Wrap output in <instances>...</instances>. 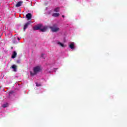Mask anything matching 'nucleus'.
Here are the masks:
<instances>
[{
	"mask_svg": "<svg viewBox=\"0 0 127 127\" xmlns=\"http://www.w3.org/2000/svg\"><path fill=\"white\" fill-rule=\"evenodd\" d=\"M41 71V66H36L33 68V72L30 71V74L31 76H34V75H36L38 73V72H40Z\"/></svg>",
	"mask_w": 127,
	"mask_h": 127,
	"instance_id": "obj_1",
	"label": "nucleus"
},
{
	"mask_svg": "<svg viewBox=\"0 0 127 127\" xmlns=\"http://www.w3.org/2000/svg\"><path fill=\"white\" fill-rule=\"evenodd\" d=\"M50 28L52 32H58L60 30V29L57 27V24H54L53 26H50Z\"/></svg>",
	"mask_w": 127,
	"mask_h": 127,
	"instance_id": "obj_2",
	"label": "nucleus"
},
{
	"mask_svg": "<svg viewBox=\"0 0 127 127\" xmlns=\"http://www.w3.org/2000/svg\"><path fill=\"white\" fill-rule=\"evenodd\" d=\"M41 28H42V24H39L33 27L34 30H40Z\"/></svg>",
	"mask_w": 127,
	"mask_h": 127,
	"instance_id": "obj_3",
	"label": "nucleus"
},
{
	"mask_svg": "<svg viewBox=\"0 0 127 127\" xmlns=\"http://www.w3.org/2000/svg\"><path fill=\"white\" fill-rule=\"evenodd\" d=\"M32 17V15L30 13H28L26 15V18H27V20H30Z\"/></svg>",
	"mask_w": 127,
	"mask_h": 127,
	"instance_id": "obj_4",
	"label": "nucleus"
},
{
	"mask_svg": "<svg viewBox=\"0 0 127 127\" xmlns=\"http://www.w3.org/2000/svg\"><path fill=\"white\" fill-rule=\"evenodd\" d=\"M47 28H48L47 26H45L44 27H42V28H41V30H40L42 32H45V31H46V30H47Z\"/></svg>",
	"mask_w": 127,
	"mask_h": 127,
	"instance_id": "obj_5",
	"label": "nucleus"
},
{
	"mask_svg": "<svg viewBox=\"0 0 127 127\" xmlns=\"http://www.w3.org/2000/svg\"><path fill=\"white\" fill-rule=\"evenodd\" d=\"M22 3H23V1H22L17 2V3L15 5L16 7H19L20 6H21V5H22Z\"/></svg>",
	"mask_w": 127,
	"mask_h": 127,
	"instance_id": "obj_6",
	"label": "nucleus"
},
{
	"mask_svg": "<svg viewBox=\"0 0 127 127\" xmlns=\"http://www.w3.org/2000/svg\"><path fill=\"white\" fill-rule=\"evenodd\" d=\"M30 25V22H28L24 25V26L23 28L24 31H25V29H26L27 27H28V25Z\"/></svg>",
	"mask_w": 127,
	"mask_h": 127,
	"instance_id": "obj_7",
	"label": "nucleus"
},
{
	"mask_svg": "<svg viewBox=\"0 0 127 127\" xmlns=\"http://www.w3.org/2000/svg\"><path fill=\"white\" fill-rule=\"evenodd\" d=\"M16 55H17L16 52L14 51L13 53V54L12 55L11 58H12V59H14V58H15V57H16Z\"/></svg>",
	"mask_w": 127,
	"mask_h": 127,
	"instance_id": "obj_8",
	"label": "nucleus"
},
{
	"mask_svg": "<svg viewBox=\"0 0 127 127\" xmlns=\"http://www.w3.org/2000/svg\"><path fill=\"white\" fill-rule=\"evenodd\" d=\"M69 48L70 49H74L75 48V44L74 43H71L69 45Z\"/></svg>",
	"mask_w": 127,
	"mask_h": 127,
	"instance_id": "obj_9",
	"label": "nucleus"
},
{
	"mask_svg": "<svg viewBox=\"0 0 127 127\" xmlns=\"http://www.w3.org/2000/svg\"><path fill=\"white\" fill-rule=\"evenodd\" d=\"M59 15H60V14H59V13H54L53 14V16H54V17H58Z\"/></svg>",
	"mask_w": 127,
	"mask_h": 127,
	"instance_id": "obj_10",
	"label": "nucleus"
},
{
	"mask_svg": "<svg viewBox=\"0 0 127 127\" xmlns=\"http://www.w3.org/2000/svg\"><path fill=\"white\" fill-rule=\"evenodd\" d=\"M12 69H13L14 72H16V65H12L11 66Z\"/></svg>",
	"mask_w": 127,
	"mask_h": 127,
	"instance_id": "obj_11",
	"label": "nucleus"
},
{
	"mask_svg": "<svg viewBox=\"0 0 127 127\" xmlns=\"http://www.w3.org/2000/svg\"><path fill=\"white\" fill-rule=\"evenodd\" d=\"M54 11H55V12H58V11H59V7L55 8Z\"/></svg>",
	"mask_w": 127,
	"mask_h": 127,
	"instance_id": "obj_12",
	"label": "nucleus"
},
{
	"mask_svg": "<svg viewBox=\"0 0 127 127\" xmlns=\"http://www.w3.org/2000/svg\"><path fill=\"white\" fill-rule=\"evenodd\" d=\"M8 104L7 103H6V104H3L2 107L6 108V107H8Z\"/></svg>",
	"mask_w": 127,
	"mask_h": 127,
	"instance_id": "obj_13",
	"label": "nucleus"
},
{
	"mask_svg": "<svg viewBox=\"0 0 127 127\" xmlns=\"http://www.w3.org/2000/svg\"><path fill=\"white\" fill-rule=\"evenodd\" d=\"M58 43L59 45H60V46H62V47H64V44H62L61 42H58Z\"/></svg>",
	"mask_w": 127,
	"mask_h": 127,
	"instance_id": "obj_14",
	"label": "nucleus"
},
{
	"mask_svg": "<svg viewBox=\"0 0 127 127\" xmlns=\"http://www.w3.org/2000/svg\"><path fill=\"white\" fill-rule=\"evenodd\" d=\"M14 92L13 91H11L9 92V96H10L11 95H12L13 94Z\"/></svg>",
	"mask_w": 127,
	"mask_h": 127,
	"instance_id": "obj_15",
	"label": "nucleus"
},
{
	"mask_svg": "<svg viewBox=\"0 0 127 127\" xmlns=\"http://www.w3.org/2000/svg\"><path fill=\"white\" fill-rule=\"evenodd\" d=\"M39 86H40V84H38L37 83H36V86L39 87Z\"/></svg>",
	"mask_w": 127,
	"mask_h": 127,
	"instance_id": "obj_16",
	"label": "nucleus"
},
{
	"mask_svg": "<svg viewBox=\"0 0 127 127\" xmlns=\"http://www.w3.org/2000/svg\"><path fill=\"white\" fill-rule=\"evenodd\" d=\"M41 56H42V57H43V56H44V54H42L41 55Z\"/></svg>",
	"mask_w": 127,
	"mask_h": 127,
	"instance_id": "obj_17",
	"label": "nucleus"
},
{
	"mask_svg": "<svg viewBox=\"0 0 127 127\" xmlns=\"http://www.w3.org/2000/svg\"><path fill=\"white\" fill-rule=\"evenodd\" d=\"M62 17H65V16L62 15Z\"/></svg>",
	"mask_w": 127,
	"mask_h": 127,
	"instance_id": "obj_18",
	"label": "nucleus"
},
{
	"mask_svg": "<svg viewBox=\"0 0 127 127\" xmlns=\"http://www.w3.org/2000/svg\"><path fill=\"white\" fill-rule=\"evenodd\" d=\"M18 40H20V39H19V38H18Z\"/></svg>",
	"mask_w": 127,
	"mask_h": 127,
	"instance_id": "obj_19",
	"label": "nucleus"
},
{
	"mask_svg": "<svg viewBox=\"0 0 127 127\" xmlns=\"http://www.w3.org/2000/svg\"><path fill=\"white\" fill-rule=\"evenodd\" d=\"M11 49H13V47H11Z\"/></svg>",
	"mask_w": 127,
	"mask_h": 127,
	"instance_id": "obj_20",
	"label": "nucleus"
}]
</instances>
